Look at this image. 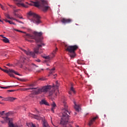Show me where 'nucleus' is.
<instances>
[{
	"mask_svg": "<svg viewBox=\"0 0 127 127\" xmlns=\"http://www.w3.org/2000/svg\"><path fill=\"white\" fill-rule=\"evenodd\" d=\"M56 83L57 85L54 86L47 85L41 88H35L33 86H32V87L27 88V90H35L34 93L35 95H38L41 94V93H47V92H49V96H52L54 93L56 96H58L59 95V89H58L59 85L58 83V81H57Z\"/></svg>",
	"mask_w": 127,
	"mask_h": 127,
	"instance_id": "obj_1",
	"label": "nucleus"
},
{
	"mask_svg": "<svg viewBox=\"0 0 127 127\" xmlns=\"http://www.w3.org/2000/svg\"><path fill=\"white\" fill-rule=\"evenodd\" d=\"M33 35L27 34L25 35V38L26 40H28V39H34L36 43H41L40 45H37L38 48L34 49V53H36V54H41L43 52H39V48L45 46V44L42 42V40H43V36H42V35L43 33H42V32H38L34 31L33 32Z\"/></svg>",
	"mask_w": 127,
	"mask_h": 127,
	"instance_id": "obj_2",
	"label": "nucleus"
},
{
	"mask_svg": "<svg viewBox=\"0 0 127 127\" xmlns=\"http://www.w3.org/2000/svg\"><path fill=\"white\" fill-rule=\"evenodd\" d=\"M64 108L62 109V117L61 121V125H66L69 122V115L70 112L68 111V106L66 105V103L64 102Z\"/></svg>",
	"mask_w": 127,
	"mask_h": 127,
	"instance_id": "obj_3",
	"label": "nucleus"
},
{
	"mask_svg": "<svg viewBox=\"0 0 127 127\" xmlns=\"http://www.w3.org/2000/svg\"><path fill=\"white\" fill-rule=\"evenodd\" d=\"M26 4L39 8L41 7L43 11H47L48 9H49V6L47 5V1L45 0H42V3L40 2V1H31L30 3L26 2Z\"/></svg>",
	"mask_w": 127,
	"mask_h": 127,
	"instance_id": "obj_4",
	"label": "nucleus"
},
{
	"mask_svg": "<svg viewBox=\"0 0 127 127\" xmlns=\"http://www.w3.org/2000/svg\"><path fill=\"white\" fill-rule=\"evenodd\" d=\"M28 15L32 17V18L30 19V21L31 22H33L35 24H39L41 23V21H40V17L35 13L32 12H29L28 13Z\"/></svg>",
	"mask_w": 127,
	"mask_h": 127,
	"instance_id": "obj_5",
	"label": "nucleus"
},
{
	"mask_svg": "<svg viewBox=\"0 0 127 127\" xmlns=\"http://www.w3.org/2000/svg\"><path fill=\"white\" fill-rule=\"evenodd\" d=\"M58 50V49L56 48V49L53 52V53L50 55L42 56L43 58L46 59V60L45 61V63H46V65L47 66H49V64H48V63H51V62L50 61V60H51V59L55 57L56 52Z\"/></svg>",
	"mask_w": 127,
	"mask_h": 127,
	"instance_id": "obj_6",
	"label": "nucleus"
},
{
	"mask_svg": "<svg viewBox=\"0 0 127 127\" xmlns=\"http://www.w3.org/2000/svg\"><path fill=\"white\" fill-rule=\"evenodd\" d=\"M66 47V51H68V52H70L69 56L70 58H74L76 55L75 54V51L78 49V47L77 45H74V46H69Z\"/></svg>",
	"mask_w": 127,
	"mask_h": 127,
	"instance_id": "obj_7",
	"label": "nucleus"
},
{
	"mask_svg": "<svg viewBox=\"0 0 127 127\" xmlns=\"http://www.w3.org/2000/svg\"><path fill=\"white\" fill-rule=\"evenodd\" d=\"M1 123H7L8 122V126L9 127H21L22 126L19 125L17 124H13L12 123V119L10 118H8V117H6L4 118V122L3 121H1Z\"/></svg>",
	"mask_w": 127,
	"mask_h": 127,
	"instance_id": "obj_8",
	"label": "nucleus"
},
{
	"mask_svg": "<svg viewBox=\"0 0 127 127\" xmlns=\"http://www.w3.org/2000/svg\"><path fill=\"white\" fill-rule=\"evenodd\" d=\"M15 3L18 6H22L23 7H25L27 8V7H28V5H25V4L22 2V1H24V0H13Z\"/></svg>",
	"mask_w": 127,
	"mask_h": 127,
	"instance_id": "obj_9",
	"label": "nucleus"
},
{
	"mask_svg": "<svg viewBox=\"0 0 127 127\" xmlns=\"http://www.w3.org/2000/svg\"><path fill=\"white\" fill-rule=\"evenodd\" d=\"M19 49L22 50V51H23V52H24V53H25V54H26V55H27L28 56H32V57H33V58H35V53H32L30 51L27 52V51H26V50L22 49L20 47H19Z\"/></svg>",
	"mask_w": 127,
	"mask_h": 127,
	"instance_id": "obj_10",
	"label": "nucleus"
},
{
	"mask_svg": "<svg viewBox=\"0 0 127 127\" xmlns=\"http://www.w3.org/2000/svg\"><path fill=\"white\" fill-rule=\"evenodd\" d=\"M2 71H3V72H4L5 73H7V74H8L9 73V72H13V73L14 74H15V75H18V76H20V74H19V73H18L17 72V71H16L15 70H13V69H2Z\"/></svg>",
	"mask_w": 127,
	"mask_h": 127,
	"instance_id": "obj_11",
	"label": "nucleus"
},
{
	"mask_svg": "<svg viewBox=\"0 0 127 127\" xmlns=\"http://www.w3.org/2000/svg\"><path fill=\"white\" fill-rule=\"evenodd\" d=\"M16 98L12 97H7L2 99V101H5L8 102H13V101H15Z\"/></svg>",
	"mask_w": 127,
	"mask_h": 127,
	"instance_id": "obj_12",
	"label": "nucleus"
},
{
	"mask_svg": "<svg viewBox=\"0 0 127 127\" xmlns=\"http://www.w3.org/2000/svg\"><path fill=\"white\" fill-rule=\"evenodd\" d=\"M61 22L63 23H70V22H72V19L70 18H63V19H62L61 20Z\"/></svg>",
	"mask_w": 127,
	"mask_h": 127,
	"instance_id": "obj_13",
	"label": "nucleus"
},
{
	"mask_svg": "<svg viewBox=\"0 0 127 127\" xmlns=\"http://www.w3.org/2000/svg\"><path fill=\"white\" fill-rule=\"evenodd\" d=\"M73 103L74 104V108L76 112H79L81 110V107L80 105L76 103V101H74Z\"/></svg>",
	"mask_w": 127,
	"mask_h": 127,
	"instance_id": "obj_14",
	"label": "nucleus"
},
{
	"mask_svg": "<svg viewBox=\"0 0 127 127\" xmlns=\"http://www.w3.org/2000/svg\"><path fill=\"white\" fill-rule=\"evenodd\" d=\"M18 9H16V10H14V14L15 15V16L16 17H18L19 18H20L21 19H23V18L22 17V16H20L19 15V14H18V13H16L17 12V11H18Z\"/></svg>",
	"mask_w": 127,
	"mask_h": 127,
	"instance_id": "obj_15",
	"label": "nucleus"
},
{
	"mask_svg": "<svg viewBox=\"0 0 127 127\" xmlns=\"http://www.w3.org/2000/svg\"><path fill=\"white\" fill-rule=\"evenodd\" d=\"M51 111L53 112V113H54V110L56 109V104H55V102H53V103L51 104Z\"/></svg>",
	"mask_w": 127,
	"mask_h": 127,
	"instance_id": "obj_16",
	"label": "nucleus"
},
{
	"mask_svg": "<svg viewBox=\"0 0 127 127\" xmlns=\"http://www.w3.org/2000/svg\"><path fill=\"white\" fill-rule=\"evenodd\" d=\"M98 118V117H95L93 118L90 121L89 123V126H91L92 125H93V123L96 121V120Z\"/></svg>",
	"mask_w": 127,
	"mask_h": 127,
	"instance_id": "obj_17",
	"label": "nucleus"
},
{
	"mask_svg": "<svg viewBox=\"0 0 127 127\" xmlns=\"http://www.w3.org/2000/svg\"><path fill=\"white\" fill-rule=\"evenodd\" d=\"M40 105H45L46 106H49V104H48V103L46 102V100H42L40 102Z\"/></svg>",
	"mask_w": 127,
	"mask_h": 127,
	"instance_id": "obj_18",
	"label": "nucleus"
},
{
	"mask_svg": "<svg viewBox=\"0 0 127 127\" xmlns=\"http://www.w3.org/2000/svg\"><path fill=\"white\" fill-rule=\"evenodd\" d=\"M71 91L72 92V93H73V94L76 93V91H75V89H74V88L72 86L70 88V91L68 92V94H69V95H71Z\"/></svg>",
	"mask_w": 127,
	"mask_h": 127,
	"instance_id": "obj_19",
	"label": "nucleus"
},
{
	"mask_svg": "<svg viewBox=\"0 0 127 127\" xmlns=\"http://www.w3.org/2000/svg\"><path fill=\"white\" fill-rule=\"evenodd\" d=\"M43 127H49V125H48V123H47V122H46L45 121H44L43 122Z\"/></svg>",
	"mask_w": 127,
	"mask_h": 127,
	"instance_id": "obj_20",
	"label": "nucleus"
},
{
	"mask_svg": "<svg viewBox=\"0 0 127 127\" xmlns=\"http://www.w3.org/2000/svg\"><path fill=\"white\" fill-rule=\"evenodd\" d=\"M2 41L5 43H9V40H8L6 37H4V39H2Z\"/></svg>",
	"mask_w": 127,
	"mask_h": 127,
	"instance_id": "obj_21",
	"label": "nucleus"
},
{
	"mask_svg": "<svg viewBox=\"0 0 127 127\" xmlns=\"http://www.w3.org/2000/svg\"><path fill=\"white\" fill-rule=\"evenodd\" d=\"M0 115L1 116H3V115H5V116H9V113H4V111H2L0 112Z\"/></svg>",
	"mask_w": 127,
	"mask_h": 127,
	"instance_id": "obj_22",
	"label": "nucleus"
},
{
	"mask_svg": "<svg viewBox=\"0 0 127 127\" xmlns=\"http://www.w3.org/2000/svg\"><path fill=\"white\" fill-rule=\"evenodd\" d=\"M27 126H28V127H35V125H34L32 123H27Z\"/></svg>",
	"mask_w": 127,
	"mask_h": 127,
	"instance_id": "obj_23",
	"label": "nucleus"
},
{
	"mask_svg": "<svg viewBox=\"0 0 127 127\" xmlns=\"http://www.w3.org/2000/svg\"><path fill=\"white\" fill-rule=\"evenodd\" d=\"M20 61L21 63H24V62H25V58L21 57L20 58Z\"/></svg>",
	"mask_w": 127,
	"mask_h": 127,
	"instance_id": "obj_24",
	"label": "nucleus"
},
{
	"mask_svg": "<svg viewBox=\"0 0 127 127\" xmlns=\"http://www.w3.org/2000/svg\"><path fill=\"white\" fill-rule=\"evenodd\" d=\"M12 73H13V72H9V73H8V74L9 75V76H10V77H12V78H14V75H13V74H12Z\"/></svg>",
	"mask_w": 127,
	"mask_h": 127,
	"instance_id": "obj_25",
	"label": "nucleus"
},
{
	"mask_svg": "<svg viewBox=\"0 0 127 127\" xmlns=\"http://www.w3.org/2000/svg\"><path fill=\"white\" fill-rule=\"evenodd\" d=\"M15 31H17L18 32H21L22 33H24L25 34H26V32H23L22 31H20L19 30H17V29H15Z\"/></svg>",
	"mask_w": 127,
	"mask_h": 127,
	"instance_id": "obj_26",
	"label": "nucleus"
},
{
	"mask_svg": "<svg viewBox=\"0 0 127 127\" xmlns=\"http://www.w3.org/2000/svg\"><path fill=\"white\" fill-rule=\"evenodd\" d=\"M9 87H13V86H7V87H2V86H0V88L1 89H8V88H9Z\"/></svg>",
	"mask_w": 127,
	"mask_h": 127,
	"instance_id": "obj_27",
	"label": "nucleus"
},
{
	"mask_svg": "<svg viewBox=\"0 0 127 127\" xmlns=\"http://www.w3.org/2000/svg\"><path fill=\"white\" fill-rule=\"evenodd\" d=\"M39 80H40L41 81H45L46 78L45 77H41L39 79Z\"/></svg>",
	"mask_w": 127,
	"mask_h": 127,
	"instance_id": "obj_28",
	"label": "nucleus"
},
{
	"mask_svg": "<svg viewBox=\"0 0 127 127\" xmlns=\"http://www.w3.org/2000/svg\"><path fill=\"white\" fill-rule=\"evenodd\" d=\"M8 22V23H9V24H14V25H16L15 23H14V22H12V21H11L10 20H9Z\"/></svg>",
	"mask_w": 127,
	"mask_h": 127,
	"instance_id": "obj_29",
	"label": "nucleus"
},
{
	"mask_svg": "<svg viewBox=\"0 0 127 127\" xmlns=\"http://www.w3.org/2000/svg\"><path fill=\"white\" fill-rule=\"evenodd\" d=\"M35 119H36V120H41V118H40V117L38 116H35Z\"/></svg>",
	"mask_w": 127,
	"mask_h": 127,
	"instance_id": "obj_30",
	"label": "nucleus"
},
{
	"mask_svg": "<svg viewBox=\"0 0 127 127\" xmlns=\"http://www.w3.org/2000/svg\"><path fill=\"white\" fill-rule=\"evenodd\" d=\"M5 16H6V17H7V18H8L9 19H11V17H10V16H9V15L6 14Z\"/></svg>",
	"mask_w": 127,
	"mask_h": 127,
	"instance_id": "obj_31",
	"label": "nucleus"
},
{
	"mask_svg": "<svg viewBox=\"0 0 127 127\" xmlns=\"http://www.w3.org/2000/svg\"><path fill=\"white\" fill-rule=\"evenodd\" d=\"M0 7L1 8V9L4 10V8L1 4H0Z\"/></svg>",
	"mask_w": 127,
	"mask_h": 127,
	"instance_id": "obj_32",
	"label": "nucleus"
},
{
	"mask_svg": "<svg viewBox=\"0 0 127 127\" xmlns=\"http://www.w3.org/2000/svg\"><path fill=\"white\" fill-rule=\"evenodd\" d=\"M32 66L34 67V68H35V67H38V66L35 65L34 64H32Z\"/></svg>",
	"mask_w": 127,
	"mask_h": 127,
	"instance_id": "obj_33",
	"label": "nucleus"
},
{
	"mask_svg": "<svg viewBox=\"0 0 127 127\" xmlns=\"http://www.w3.org/2000/svg\"><path fill=\"white\" fill-rule=\"evenodd\" d=\"M35 61H36V62H38V63L41 62V61H40V60L39 59H38L36 60Z\"/></svg>",
	"mask_w": 127,
	"mask_h": 127,
	"instance_id": "obj_34",
	"label": "nucleus"
},
{
	"mask_svg": "<svg viewBox=\"0 0 127 127\" xmlns=\"http://www.w3.org/2000/svg\"><path fill=\"white\" fill-rule=\"evenodd\" d=\"M16 21H17V22H19L20 23H23V22L20 21H18L17 19L15 20Z\"/></svg>",
	"mask_w": 127,
	"mask_h": 127,
	"instance_id": "obj_35",
	"label": "nucleus"
},
{
	"mask_svg": "<svg viewBox=\"0 0 127 127\" xmlns=\"http://www.w3.org/2000/svg\"><path fill=\"white\" fill-rule=\"evenodd\" d=\"M9 6H10V7H12V8H15V6H13L11 5H9Z\"/></svg>",
	"mask_w": 127,
	"mask_h": 127,
	"instance_id": "obj_36",
	"label": "nucleus"
},
{
	"mask_svg": "<svg viewBox=\"0 0 127 127\" xmlns=\"http://www.w3.org/2000/svg\"><path fill=\"white\" fill-rule=\"evenodd\" d=\"M54 70H55V67L53 68L52 69L51 72H52V73H53V71H54Z\"/></svg>",
	"mask_w": 127,
	"mask_h": 127,
	"instance_id": "obj_37",
	"label": "nucleus"
},
{
	"mask_svg": "<svg viewBox=\"0 0 127 127\" xmlns=\"http://www.w3.org/2000/svg\"><path fill=\"white\" fill-rule=\"evenodd\" d=\"M3 20H4V21H5V22H8V21H9V20H7L6 19H3Z\"/></svg>",
	"mask_w": 127,
	"mask_h": 127,
	"instance_id": "obj_38",
	"label": "nucleus"
},
{
	"mask_svg": "<svg viewBox=\"0 0 127 127\" xmlns=\"http://www.w3.org/2000/svg\"><path fill=\"white\" fill-rule=\"evenodd\" d=\"M0 105H4V103L0 102Z\"/></svg>",
	"mask_w": 127,
	"mask_h": 127,
	"instance_id": "obj_39",
	"label": "nucleus"
},
{
	"mask_svg": "<svg viewBox=\"0 0 127 127\" xmlns=\"http://www.w3.org/2000/svg\"><path fill=\"white\" fill-rule=\"evenodd\" d=\"M11 19H13V20H16V19L14 18L13 17H11Z\"/></svg>",
	"mask_w": 127,
	"mask_h": 127,
	"instance_id": "obj_40",
	"label": "nucleus"
},
{
	"mask_svg": "<svg viewBox=\"0 0 127 127\" xmlns=\"http://www.w3.org/2000/svg\"><path fill=\"white\" fill-rule=\"evenodd\" d=\"M0 36H1V37H3V38H4L5 37L3 36V35H0Z\"/></svg>",
	"mask_w": 127,
	"mask_h": 127,
	"instance_id": "obj_41",
	"label": "nucleus"
},
{
	"mask_svg": "<svg viewBox=\"0 0 127 127\" xmlns=\"http://www.w3.org/2000/svg\"><path fill=\"white\" fill-rule=\"evenodd\" d=\"M0 22H2V23H3V20H0Z\"/></svg>",
	"mask_w": 127,
	"mask_h": 127,
	"instance_id": "obj_42",
	"label": "nucleus"
},
{
	"mask_svg": "<svg viewBox=\"0 0 127 127\" xmlns=\"http://www.w3.org/2000/svg\"><path fill=\"white\" fill-rule=\"evenodd\" d=\"M9 92H13V90H9Z\"/></svg>",
	"mask_w": 127,
	"mask_h": 127,
	"instance_id": "obj_43",
	"label": "nucleus"
},
{
	"mask_svg": "<svg viewBox=\"0 0 127 127\" xmlns=\"http://www.w3.org/2000/svg\"><path fill=\"white\" fill-rule=\"evenodd\" d=\"M2 68L1 67H0V70H1L2 71Z\"/></svg>",
	"mask_w": 127,
	"mask_h": 127,
	"instance_id": "obj_44",
	"label": "nucleus"
},
{
	"mask_svg": "<svg viewBox=\"0 0 127 127\" xmlns=\"http://www.w3.org/2000/svg\"><path fill=\"white\" fill-rule=\"evenodd\" d=\"M0 98L2 99L3 98L2 96H0Z\"/></svg>",
	"mask_w": 127,
	"mask_h": 127,
	"instance_id": "obj_45",
	"label": "nucleus"
},
{
	"mask_svg": "<svg viewBox=\"0 0 127 127\" xmlns=\"http://www.w3.org/2000/svg\"><path fill=\"white\" fill-rule=\"evenodd\" d=\"M10 64H7V66H10Z\"/></svg>",
	"mask_w": 127,
	"mask_h": 127,
	"instance_id": "obj_46",
	"label": "nucleus"
},
{
	"mask_svg": "<svg viewBox=\"0 0 127 127\" xmlns=\"http://www.w3.org/2000/svg\"><path fill=\"white\" fill-rule=\"evenodd\" d=\"M38 72H41V70H39Z\"/></svg>",
	"mask_w": 127,
	"mask_h": 127,
	"instance_id": "obj_47",
	"label": "nucleus"
},
{
	"mask_svg": "<svg viewBox=\"0 0 127 127\" xmlns=\"http://www.w3.org/2000/svg\"><path fill=\"white\" fill-rule=\"evenodd\" d=\"M41 70H43V69H41Z\"/></svg>",
	"mask_w": 127,
	"mask_h": 127,
	"instance_id": "obj_48",
	"label": "nucleus"
},
{
	"mask_svg": "<svg viewBox=\"0 0 127 127\" xmlns=\"http://www.w3.org/2000/svg\"><path fill=\"white\" fill-rule=\"evenodd\" d=\"M53 126H54V127H55V125H53Z\"/></svg>",
	"mask_w": 127,
	"mask_h": 127,
	"instance_id": "obj_49",
	"label": "nucleus"
},
{
	"mask_svg": "<svg viewBox=\"0 0 127 127\" xmlns=\"http://www.w3.org/2000/svg\"><path fill=\"white\" fill-rule=\"evenodd\" d=\"M53 126H54V127H55V125H53Z\"/></svg>",
	"mask_w": 127,
	"mask_h": 127,
	"instance_id": "obj_50",
	"label": "nucleus"
},
{
	"mask_svg": "<svg viewBox=\"0 0 127 127\" xmlns=\"http://www.w3.org/2000/svg\"><path fill=\"white\" fill-rule=\"evenodd\" d=\"M28 41H31L28 40Z\"/></svg>",
	"mask_w": 127,
	"mask_h": 127,
	"instance_id": "obj_51",
	"label": "nucleus"
},
{
	"mask_svg": "<svg viewBox=\"0 0 127 127\" xmlns=\"http://www.w3.org/2000/svg\"><path fill=\"white\" fill-rule=\"evenodd\" d=\"M33 85H31V87H32Z\"/></svg>",
	"mask_w": 127,
	"mask_h": 127,
	"instance_id": "obj_52",
	"label": "nucleus"
}]
</instances>
